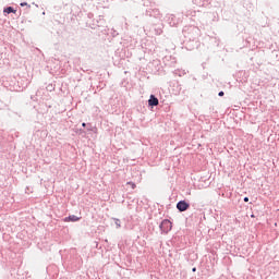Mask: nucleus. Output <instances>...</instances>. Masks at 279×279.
<instances>
[{
    "label": "nucleus",
    "instance_id": "obj_1",
    "mask_svg": "<svg viewBox=\"0 0 279 279\" xmlns=\"http://www.w3.org/2000/svg\"><path fill=\"white\" fill-rule=\"evenodd\" d=\"M182 32L185 40H199L202 34L199 27L193 25L184 26Z\"/></svg>",
    "mask_w": 279,
    "mask_h": 279
},
{
    "label": "nucleus",
    "instance_id": "obj_2",
    "mask_svg": "<svg viewBox=\"0 0 279 279\" xmlns=\"http://www.w3.org/2000/svg\"><path fill=\"white\" fill-rule=\"evenodd\" d=\"M159 229L161 234H167L173 229V223L169 219H163L159 225Z\"/></svg>",
    "mask_w": 279,
    "mask_h": 279
},
{
    "label": "nucleus",
    "instance_id": "obj_3",
    "mask_svg": "<svg viewBox=\"0 0 279 279\" xmlns=\"http://www.w3.org/2000/svg\"><path fill=\"white\" fill-rule=\"evenodd\" d=\"M184 47L187 51H194V49H197L199 47V39H185Z\"/></svg>",
    "mask_w": 279,
    "mask_h": 279
},
{
    "label": "nucleus",
    "instance_id": "obj_4",
    "mask_svg": "<svg viewBox=\"0 0 279 279\" xmlns=\"http://www.w3.org/2000/svg\"><path fill=\"white\" fill-rule=\"evenodd\" d=\"M189 208H191V203H189L186 199L179 201L177 203V210H179V213H186Z\"/></svg>",
    "mask_w": 279,
    "mask_h": 279
},
{
    "label": "nucleus",
    "instance_id": "obj_5",
    "mask_svg": "<svg viewBox=\"0 0 279 279\" xmlns=\"http://www.w3.org/2000/svg\"><path fill=\"white\" fill-rule=\"evenodd\" d=\"M159 104H160V100H158V97L151 94L148 99V108H156V106H159Z\"/></svg>",
    "mask_w": 279,
    "mask_h": 279
},
{
    "label": "nucleus",
    "instance_id": "obj_6",
    "mask_svg": "<svg viewBox=\"0 0 279 279\" xmlns=\"http://www.w3.org/2000/svg\"><path fill=\"white\" fill-rule=\"evenodd\" d=\"M81 219H82V217H77V216H75V215H70V216L65 217V218L63 219V221H64L65 223H69V222L75 223V222L80 221Z\"/></svg>",
    "mask_w": 279,
    "mask_h": 279
},
{
    "label": "nucleus",
    "instance_id": "obj_7",
    "mask_svg": "<svg viewBox=\"0 0 279 279\" xmlns=\"http://www.w3.org/2000/svg\"><path fill=\"white\" fill-rule=\"evenodd\" d=\"M4 14H16V9L14 7H7L3 9Z\"/></svg>",
    "mask_w": 279,
    "mask_h": 279
},
{
    "label": "nucleus",
    "instance_id": "obj_8",
    "mask_svg": "<svg viewBox=\"0 0 279 279\" xmlns=\"http://www.w3.org/2000/svg\"><path fill=\"white\" fill-rule=\"evenodd\" d=\"M113 221L116 223V228H121V220L119 218H113Z\"/></svg>",
    "mask_w": 279,
    "mask_h": 279
},
{
    "label": "nucleus",
    "instance_id": "obj_9",
    "mask_svg": "<svg viewBox=\"0 0 279 279\" xmlns=\"http://www.w3.org/2000/svg\"><path fill=\"white\" fill-rule=\"evenodd\" d=\"M20 5H21V8L27 7L28 10L32 8V4H29L27 2H21Z\"/></svg>",
    "mask_w": 279,
    "mask_h": 279
},
{
    "label": "nucleus",
    "instance_id": "obj_10",
    "mask_svg": "<svg viewBox=\"0 0 279 279\" xmlns=\"http://www.w3.org/2000/svg\"><path fill=\"white\" fill-rule=\"evenodd\" d=\"M129 186H131V189H136V183H134V182H132V181H129L128 183H126Z\"/></svg>",
    "mask_w": 279,
    "mask_h": 279
},
{
    "label": "nucleus",
    "instance_id": "obj_11",
    "mask_svg": "<svg viewBox=\"0 0 279 279\" xmlns=\"http://www.w3.org/2000/svg\"><path fill=\"white\" fill-rule=\"evenodd\" d=\"M86 130L87 132H93V124L88 123Z\"/></svg>",
    "mask_w": 279,
    "mask_h": 279
},
{
    "label": "nucleus",
    "instance_id": "obj_12",
    "mask_svg": "<svg viewBox=\"0 0 279 279\" xmlns=\"http://www.w3.org/2000/svg\"><path fill=\"white\" fill-rule=\"evenodd\" d=\"M223 95H226V93H223V90H220V92L218 93V97H223Z\"/></svg>",
    "mask_w": 279,
    "mask_h": 279
},
{
    "label": "nucleus",
    "instance_id": "obj_13",
    "mask_svg": "<svg viewBox=\"0 0 279 279\" xmlns=\"http://www.w3.org/2000/svg\"><path fill=\"white\" fill-rule=\"evenodd\" d=\"M243 202H245V203L250 202V197L245 196V197L243 198Z\"/></svg>",
    "mask_w": 279,
    "mask_h": 279
},
{
    "label": "nucleus",
    "instance_id": "obj_14",
    "mask_svg": "<svg viewBox=\"0 0 279 279\" xmlns=\"http://www.w3.org/2000/svg\"><path fill=\"white\" fill-rule=\"evenodd\" d=\"M88 124H86V122L82 123V128H87Z\"/></svg>",
    "mask_w": 279,
    "mask_h": 279
},
{
    "label": "nucleus",
    "instance_id": "obj_15",
    "mask_svg": "<svg viewBox=\"0 0 279 279\" xmlns=\"http://www.w3.org/2000/svg\"><path fill=\"white\" fill-rule=\"evenodd\" d=\"M192 271L195 274V271H197V268H196V267H193V268H192Z\"/></svg>",
    "mask_w": 279,
    "mask_h": 279
},
{
    "label": "nucleus",
    "instance_id": "obj_16",
    "mask_svg": "<svg viewBox=\"0 0 279 279\" xmlns=\"http://www.w3.org/2000/svg\"><path fill=\"white\" fill-rule=\"evenodd\" d=\"M251 217H252V219H254V217H255L254 214H252Z\"/></svg>",
    "mask_w": 279,
    "mask_h": 279
}]
</instances>
